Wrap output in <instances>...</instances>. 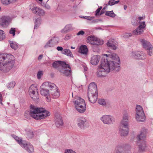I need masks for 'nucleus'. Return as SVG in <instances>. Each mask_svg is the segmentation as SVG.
Returning a JSON list of instances; mask_svg holds the SVG:
<instances>
[{
	"mask_svg": "<svg viewBox=\"0 0 153 153\" xmlns=\"http://www.w3.org/2000/svg\"><path fill=\"white\" fill-rule=\"evenodd\" d=\"M10 46L11 48L14 50H16L18 47L17 44L15 42H12L10 43Z\"/></svg>",
	"mask_w": 153,
	"mask_h": 153,
	"instance_id": "obj_35",
	"label": "nucleus"
},
{
	"mask_svg": "<svg viewBox=\"0 0 153 153\" xmlns=\"http://www.w3.org/2000/svg\"><path fill=\"white\" fill-rule=\"evenodd\" d=\"M15 32L16 29L14 28H11L9 31V33L11 34H12L13 36H14Z\"/></svg>",
	"mask_w": 153,
	"mask_h": 153,
	"instance_id": "obj_40",
	"label": "nucleus"
},
{
	"mask_svg": "<svg viewBox=\"0 0 153 153\" xmlns=\"http://www.w3.org/2000/svg\"><path fill=\"white\" fill-rule=\"evenodd\" d=\"M45 7L48 9H49L51 8L50 6L48 4H46L45 5Z\"/></svg>",
	"mask_w": 153,
	"mask_h": 153,
	"instance_id": "obj_58",
	"label": "nucleus"
},
{
	"mask_svg": "<svg viewBox=\"0 0 153 153\" xmlns=\"http://www.w3.org/2000/svg\"><path fill=\"white\" fill-rule=\"evenodd\" d=\"M130 149L131 147L129 146H127L125 147V151L126 152H129V151L130 150Z\"/></svg>",
	"mask_w": 153,
	"mask_h": 153,
	"instance_id": "obj_47",
	"label": "nucleus"
},
{
	"mask_svg": "<svg viewBox=\"0 0 153 153\" xmlns=\"http://www.w3.org/2000/svg\"><path fill=\"white\" fill-rule=\"evenodd\" d=\"M85 34V32L83 30H80L79 31L77 34V36H83Z\"/></svg>",
	"mask_w": 153,
	"mask_h": 153,
	"instance_id": "obj_45",
	"label": "nucleus"
},
{
	"mask_svg": "<svg viewBox=\"0 0 153 153\" xmlns=\"http://www.w3.org/2000/svg\"><path fill=\"white\" fill-rule=\"evenodd\" d=\"M123 148L122 146H117L115 148V151L117 153H121L123 152Z\"/></svg>",
	"mask_w": 153,
	"mask_h": 153,
	"instance_id": "obj_36",
	"label": "nucleus"
},
{
	"mask_svg": "<svg viewBox=\"0 0 153 153\" xmlns=\"http://www.w3.org/2000/svg\"><path fill=\"white\" fill-rule=\"evenodd\" d=\"M119 2V0L116 1L114 0H110L108 2V4L109 5H112L118 3Z\"/></svg>",
	"mask_w": 153,
	"mask_h": 153,
	"instance_id": "obj_38",
	"label": "nucleus"
},
{
	"mask_svg": "<svg viewBox=\"0 0 153 153\" xmlns=\"http://www.w3.org/2000/svg\"><path fill=\"white\" fill-rule=\"evenodd\" d=\"M39 1H42V0H38Z\"/></svg>",
	"mask_w": 153,
	"mask_h": 153,
	"instance_id": "obj_63",
	"label": "nucleus"
},
{
	"mask_svg": "<svg viewBox=\"0 0 153 153\" xmlns=\"http://www.w3.org/2000/svg\"><path fill=\"white\" fill-rule=\"evenodd\" d=\"M100 59V57L99 56H94L91 58L90 62L93 65H97L99 63Z\"/></svg>",
	"mask_w": 153,
	"mask_h": 153,
	"instance_id": "obj_20",
	"label": "nucleus"
},
{
	"mask_svg": "<svg viewBox=\"0 0 153 153\" xmlns=\"http://www.w3.org/2000/svg\"><path fill=\"white\" fill-rule=\"evenodd\" d=\"M45 85L43 84L40 88V92L42 95L44 96H48L49 95V90L45 88Z\"/></svg>",
	"mask_w": 153,
	"mask_h": 153,
	"instance_id": "obj_24",
	"label": "nucleus"
},
{
	"mask_svg": "<svg viewBox=\"0 0 153 153\" xmlns=\"http://www.w3.org/2000/svg\"><path fill=\"white\" fill-rule=\"evenodd\" d=\"M98 102L100 104L102 105H104L106 104L105 100L102 99H99L98 100Z\"/></svg>",
	"mask_w": 153,
	"mask_h": 153,
	"instance_id": "obj_41",
	"label": "nucleus"
},
{
	"mask_svg": "<svg viewBox=\"0 0 153 153\" xmlns=\"http://www.w3.org/2000/svg\"><path fill=\"white\" fill-rule=\"evenodd\" d=\"M105 7H104L103 9H102L101 10V12H100V15H101V14L104 13L105 12Z\"/></svg>",
	"mask_w": 153,
	"mask_h": 153,
	"instance_id": "obj_53",
	"label": "nucleus"
},
{
	"mask_svg": "<svg viewBox=\"0 0 153 153\" xmlns=\"http://www.w3.org/2000/svg\"><path fill=\"white\" fill-rule=\"evenodd\" d=\"M105 14L106 16H108L112 17H114L116 16L115 14L112 11H107L106 12Z\"/></svg>",
	"mask_w": 153,
	"mask_h": 153,
	"instance_id": "obj_33",
	"label": "nucleus"
},
{
	"mask_svg": "<svg viewBox=\"0 0 153 153\" xmlns=\"http://www.w3.org/2000/svg\"><path fill=\"white\" fill-rule=\"evenodd\" d=\"M46 97V100L48 102H50L51 101V98L50 96L48 95V96H45Z\"/></svg>",
	"mask_w": 153,
	"mask_h": 153,
	"instance_id": "obj_49",
	"label": "nucleus"
},
{
	"mask_svg": "<svg viewBox=\"0 0 153 153\" xmlns=\"http://www.w3.org/2000/svg\"><path fill=\"white\" fill-rule=\"evenodd\" d=\"M43 74V71H39L37 73V78L39 79H40L41 76H42Z\"/></svg>",
	"mask_w": 153,
	"mask_h": 153,
	"instance_id": "obj_42",
	"label": "nucleus"
},
{
	"mask_svg": "<svg viewBox=\"0 0 153 153\" xmlns=\"http://www.w3.org/2000/svg\"><path fill=\"white\" fill-rule=\"evenodd\" d=\"M63 124V122L61 117L59 116L58 118L56 119L55 125L58 128H60L62 126Z\"/></svg>",
	"mask_w": 153,
	"mask_h": 153,
	"instance_id": "obj_26",
	"label": "nucleus"
},
{
	"mask_svg": "<svg viewBox=\"0 0 153 153\" xmlns=\"http://www.w3.org/2000/svg\"><path fill=\"white\" fill-rule=\"evenodd\" d=\"M73 27H72V25L71 24H69L67 25L64 28L63 30V31H64V32L65 31H67L70 30H71L73 29Z\"/></svg>",
	"mask_w": 153,
	"mask_h": 153,
	"instance_id": "obj_31",
	"label": "nucleus"
},
{
	"mask_svg": "<svg viewBox=\"0 0 153 153\" xmlns=\"http://www.w3.org/2000/svg\"><path fill=\"white\" fill-rule=\"evenodd\" d=\"M96 38L94 36H90L87 38V42L91 44L94 45L96 39Z\"/></svg>",
	"mask_w": 153,
	"mask_h": 153,
	"instance_id": "obj_27",
	"label": "nucleus"
},
{
	"mask_svg": "<svg viewBox=\"0 0 153 153\" xmlns=\"http://www.w3.org/2000/svg\"><path fill=\"white\" fill-rule=\"evenodd\" d=\"M2 95L0 94V103L2 104Z\"/></svg>",
	"mask_w": 153,
	"mask_h": 153,
	"instance_id": "obj_57",
	"label": "nucleus"
},
{
	"mask_svg": "<svg viewBox=\"0 0 153 153\" xmlns=\"http://www.w3.org/2000/svg\"><path fill=\"white\" fill-rule=\"evenodd\" d=\"M43 55H40L39 56L38 58V59L39 60H41L43 57Z\"/></svg>",
	"mask_w": 153,
	"mask_h": 153,
	"instance_id": "obj_56",
	"label": "nucleus"
},
{
	"mask_svg": "<svg viewBox=\"0 0 153 153\" xmlns=\"http://www.w3.org/2000/svg\"><path fill=\"white\" fill-rule=\"evenodd\" d=\"M128 115L127 112L124 111L123 113V119L121 122V124L123 125V128H125L126 131H127V126H128ZM125 133L127 134V131H125Z\"/></svg>",
	"mask_w": 153,
	"mask_h": 153,
	"instance_id": "obj_11",
	"label": "nucleus"
},
{
	"mask_svg": "<svg viewBox=\"0 0 153 153\" xmlns=\"http://www.w3.org/2000/svg\"><path fill=\"white\" fill-rule=\"evenodd\" d=\"M123 126L122 125H121L120 128L119 130V133L122 136H126L128 134V126H127V134H125L126 132V130L125 128H122V127H123Z\"/></svg>",
	"mask_w": 153,
	"mask_h": 153,
	"instance_id": "obj_28",
	"label": "nucleus"
},
{
	"mask_svg": "<svg viewBox=\"0 0 153 153\" xmlns=\"http://www.w3.org/2000/svg\"><path fill=\"white\" fill-rule=\"evenodd\" d=\"M100 119L104 123L107 124H111L114 121V117L110 115H104Z\"/></svg>",
	"mask_w": 153,
	"mask_h": 153,
	"instance_id": "obj_12",
	"label": "nucleus"
},
{
	"mask_svg": "<svg viewBox=\"0 0 153 153\" xmlns=\"http://www.w3.org/2000/svg\"><path fill=\"white\" fill-rule=\"evenodd\" d=\"M97 87L94 82L91 83L89 85L88 90V94H97Z\"/></svg>",
	"mask_w": 153,
	"mask_h": 153,
	"instance_id": "obj_16",
	"label": "nucleus"
},
{
	"mask_svg": "<svg viewBox=\"0 0 153 153\" xmlns=\"http://www.w3.org/2000/svg\"><path fill=\"white\" fill-rule=\"evenodd\" d=\"M103 44V41L100 39L96 38V39L94 42V45H99Z\"/></svg>",
	"mask_w": 153,
	"mask_h": 153,
	"instance_id": "obj_34",
	"label": "nucleus"
},
{
	"mask_svg": "<svg viewBox=\"0 0 153 153\" xmlns=\"http://www.w3.org/2000/svg\"><path fill=\"white\" fill-rule=\"evenodd\" d=\"M89 101L93 103H95L97 99V94H88Z\"/></svg>",
	"mask_w": 153,
	"mask_h": 153,
	"instance_id": "obj_19",
	"label": "nucleus"
},
{
	"mask_svg": "<svg viewBox=\"0 0 153 153\" xmlns=\"http://www.w3.org/2000/svg\"><path fill=\"white\" fill-rule=\"evenodd\" d=\"M71 35L69 34H67L66 35L65 38V39L68 40L70 39L71 37Z\"/></svg>",
	"mask_w": 153,
	"mask_h": 153,
	"instance_id": "obj_51",
	"label": "nucleus"
},
{
	"mask_svg": "<svg viewBox=\"0 0 153 153\" xmlns=\"http://www.w3.org/2000/svg\"><path fill=\"white\" fill-rule=\"evenodd\" d=\"M21 146L25 148L29 153H33L34 152L33 147L30 143H24L22 144Z\"/></svg>",
	"mask_w": 153,
	"mask_h": 153,
	"instance_id": "obj_18",
	"label": "nucleus"
},
{
	"mask_svg": "<svg viewBox=\"0 0 153 153\" xmlns=\"http://www.w3.org/2000/svg\"><path fill=\"white\" fill-rule=\"evenodd\" d=\"M15 84L16 83L15 82L13 81L9 83L8 86V87L10 88H13L14 87Z\"/></svg>",
	"mask_w": 153,
	"mask_h": 153,
	"instance_id": "obj_39",
	"label": "nucleus"
},
{
	"mask_svg": "<svg viewBox=\"0 0 153 153\" xmlns=\"http://www.w3.org/2000/svg\"><path fill=\"white\" fill-rule=\"evenodd\" d=\"M13 137L17 142L21 146H22V144L24 143L21 139L19 138L17 136L13 135Z\"/></svg>",
	"mask_w": 153,
	"mask_h": 153,
	"instance_id": "obj_32",
	"label": "nucleus"
},
{
	"mask_svg": "<svg viewBox=\"0 0 153 153\" xmlns=\"http://www.w3.org/2000/svg\"><path fill=\"white\" fill-rule=\"evenodd\" d=\"M5 33L4 31L2 30H0V41L2 40L5 38Z\"/></svg>",
	"mask_w": 153,
	"mask_h": 153,
	"instance_id": "obj_37",
	"label": "nucleus"
},
{
	"mask_svg": "<svg viewBox=\"0 0 153 153\" xmlns=\"http://www.w3.org/2000/svg\"><path fill=\"white\" fill-rule=\"evenodd\" d=\"M144 19V17H139L138 18V19L139 20V22H140V21L141 20H143Z\"/></svg>",
	"mask_w": 153,
	"mask_h": 153,
	"instance_id": "obj_54",
	"label": "nucleus"
},
{
	"mask_svg": "<svg viewBox=\"0 0 153 153\" xmlns=\"http://www.w3.org/2000/svg\"><path fill=\"white\" fill-rule=\"evenodd\" d=\"M135 119L138 122L145 121L146 117L142 107L140 105H137L136 107Z\"/></svg>",
	"mask_w": 153,
	"mask_h": 153,
	"instance_id": "obj_6",
	"label": "nucleus"
},
{
	"mask_svg": "<svg viewBox=\"0 0 153 153\" xmlns=\"http://www.w3.org/2000/svg\"><path fill=\"white\" fill-rule=\"evenodd\" d=\"M84 18L87 19L89 20H91L92 19V17H90V16H85V17H84Z\"/></svg>",
	"mask_w": 153,
	"mask_h": 153,
	"instance_id": "obj_55",
	"label": "nucleus"
},
{
	"mask_svg": "<svg viewBox=\"0 0 153 153\" xmlns=\"http://www.w3.org/2000/svg\"><path fill=\"white\" fill-rule=\"evenodd\" d=\"M73 93H72V96H73Z\"/></svg>",
	"mask_w": 153,
	"mask_h": 153,
	"instance_id": "obj_64",
	"label": "nucleus"
},
{
	"mask_svg": "<svg viewBox=\"0 0 153 153\" xmlns=\"http://www.w3.org/2000/svg\"><path fill=\"white\" fill-rule=\"evenodd\" d=\"M62 53L68 56H73L72 52L69 49H65L63 50Z\"/></svg>",
	"mask_w": 153,
	"mask_h": 153,
	"instance_id": "obj_30",
	"label": "nucleus"
},
{
	"mask_svg": "<svg viewBox=\"0 0 153 153\" xmlns=\"http://www.w3.org/2000/svg\"><path fill=\"white\" fill-rule=\"evenodd\" d=\"M133 56L136 59H144L146 58V55L141 51H137L132 53Z\"/></svg>",
	"mask_w": 153,
	"mask_h": 153,
	"instance_id": "obj_17",
	"label": "nucleus"
},
{
	"mask_svg": "<svg viewBox=\"0 0 153 153\" xmlns=\"http://www.w3.org/2000/svg\"><path fill=\"white\" fill-rule=\"evenodd\" d=\"M37 26L36 25H35L34 27L35 29H37Z\"/></svg>",
	"mask_w": 153,
	"mask_h": 153,
	"instance_id": "obj_60",
	"label": "nucleus"
},
{
	"mask_svg": "<svg viewBox=\"0 0 153 153\" xmlns=\"http://www.w3.org/2000/svg\"><path fill=\"white\" fill-rule=\"evenodd\" d=\"M30 114L34 119L40 120L45 119L50 114L44 108L33 106L31 108Z\"/></svg>",
	"mask_w": 153,
	"mask_h": 153,
	"instance_id": "obj_3",
	"label": "nucleus"
},
{
	"mask_svg": "<svg viewBox=\"0 0 153 153\" xmlns=\"http://www.w3.org/2000/svg\"><path fill=\"white\" fill-rule=\"evenodd\" d=\"M146 26L145 22H144L140 23L139 27L135 30L133 31V34L134 35H140L143 32L144 28Z\"/></svg>",
	"mask_w": 153,
	"mask_h": 153,
	"instance_id": "obj_13",
	"label": "nucleus"
},
{
	"mask_svg": "<svg viewBox=\"0 0 153 153\" xmlns=\"http://www.w3.org/2000/svg\"><path fill=\"white\" fill-rule=\"evenodd\" d=\"M37 87L32 85L29 88V92L31 98L33 100H36L39 98V95L37 92Z\"/></svg>",
	"mask_w": 153,
	"mask_h": 153,
	"instance_id": "obj_7",
	"label": "nucleus"
},
{
	"mask_svg": "<svg viewBox=\"0 0 153 153\" xmlns=\"http://www.w3.org/2000/svg\"><path fill=\"white\" fill-rule=\"evenodd\" d=\"M71 48L72 49H75V47H74L71 46Z\"/></svg>",
	"mask_w": 153,
	"mask_h": 153,
	"instance_id": "obj_61",
	"label": "nucleus"
},
{
	"mask_svg": "<svg viewBox=\"0 0 153 153\" xmlns=\"http://www.w3.org/2000/svg\"><path fill=\"white\" fill-rule=\"evenodd\" d=\"M66 65H67V66L62 67L60 71L64 75L68 76L71 75V68L68 64L66 63Z\"/></svg>",
	"mask_w": 153,
	"mask_h": 153,
	"instance_id": "obj_14",
	"label": "nucleus"
},
{
	"mask_svg": "<svg viewBox=\"0 0 153 153\" xmlns=\"http://www.w3.org/2000/svg\"><path fill=\"white\" fill-rule=\"evenodd\" d=\"M77 123L78 126L81 128H84L89 126L88 120L85 118L80 117L77 120Z\"/></svg>",
	"mask_w": 153,
	"mask_h": 153,
	"instance_id": "obj_10",
	"label": "nucleus"
},
{
	"mask_svg": "<svg viewBox=\"0 0 153 153\" xmlns=\"http://www.w3.org/2000/svg\"><path fill=\"white\" fill-rule=\"evenodd\" d=\"M132 36V34L130 33H126L125 34V36L126 37H129Z\"/></svg>",
	"mask_w": 153,
	"mask_h": 153,
	"instance_id": "obj_50",
	"label": "nucleus"
},
{
	"mask_svg": "<svg viewBox=\"0 0 153 153\" xmlns=\"http://www.w3.org/2000/svg\"><path fill=\"white\" fill-rule=\"evenodd\" d=\"M146 129H143L141 131L140 134L137 137V139L141 143L139 145V149L141 151H145L147 147L146 142L144 141L146 138Z\"/></svg>",
	"mask_w": 153,
	"mask_h": 153,
	"instance_id": "obj_5",
	"label": "nucleus"
},
{
	"mask_svg": "<svg viewBox=\"0 0 153 153\" xmlns=\"http://www.w3.org/2000/svg\"><path fill=\"white\" fill-rule=\"evenodd\" d=\"M107 45L108 47L113 50H116L117 48V45L115 42H114V40L108 41Z\"/></svg>",
	"mask_w": 153,
	"mask_h": 153,
	"instance_id": "obj_23",
	"label": "nucleus"
},
{
	"mask_svg": "<svg viewBox=\"0 0 153 153\" xmlns=\"http://www.w3.org/2000/svg\"><path fill=\"white\" fill-rule=\"evenodd\" d=\"M51 41H49L47 42L45 46V48H47L48 47H51Z\"/></svg>",
	"mask_w": 153,
	"mask_h": 153,
	"instance_id": "obj_46",
	"label": "nucleus"
},
{
	"mask_svg": "<svg viewBox=\"0 0 153 153\" xmlns=\"http://www.w3.org/2000/svg\"><path fill=\"white\" fill-rule=\"evenodd\" d=\"M45 86H48L50 88V90L51 89H54L57 87L55 84L53 83L45 82L43 83Z\"/></svg>",
	"mask_w": 153,
	"mask_h": 153,
	"instance_id": "obj_29",
	"label": "nucleus"
},
{
	"mask_svg": "<svg viewBox=\"0 0 153 153\" xmlns=\"http://www.w3.org/2000/svg\"><path fill=\"white\" fill-rule=\"evenodd\" d=\"M127 7H126L125 6H124V8L125 10H126V8Z\"/></svg>",
	"mask_w": 153,
	"mask_h": 153,
	"instance_id": "obj_62",
	"label": "nucleus"
},
{
	"mask_svg": "<svg viewBox=\"0 0 153 153\" xmlns=\"http://www.w3.org/2000/svg\"><path fill=\"white\" fill-rule=\"evenodd\" d=\"M56 49L58 51H62L63 50V48L62 47L59 46L57 47Z\"/></svg>",
	"mask_w": 153,
	"mask_h": 153,
	"instance_id": "obj_52",
	"label": "nucleus"
},
{
	"mask_svg": "<svg viewBox=\"0 0 153 153\" xmlns=\"http://www.w3.org/2000/svg\"><path fill=\"white\" fill-rule=\"evenodd\" d=\"M75 108L80 113H82L86 109V106L84 100L78 97H76L74 100Z\"/></svg>",
	"mask_w": 153,
	"mask_h": 153,
	"instance_id": "obj_4",
	"label": "nucleus"
},
{
	"mask_svg": "<svg viewBox=\"0 0 153 153\" xmlns=\"http://www.w3.org/2000/svg\"><path fill=\"white\" fill-rule=\"evenodd\" d=\"M30 9L33 13L37 15L42 16L45 14V11L42 9L36 6L31 5Z\"/></svg>",
	"mask_w": 153,
	"mask_h": 153,
	"instance_id": "obj_9",
	"label": "nucleus"
},
{
	"mask_svg": "<svg viewBox=\"0 0 153 153\" xmlns=\"http://www.w3.org/2000/svg\"><path fill=\"white\" fill-rule=\"evenodd\" d=\"M52 65L53 67L56 68L59 67L60 66H62V67L67 66L65 62L60 61L54 62Z\"/></svg>",
	"mask_w": 153,
	"mask_h": 153,
	"instance_id": "obj_22",
	"label": "nucleus"
},
{
	"mask_svg": "<svg viewBox=\"0 0 153 153\" xmlns=\"http://www.w3.org/2000/svg\"><path fill=\"white\" fill-rule=\"evenodd\" d=\"M10 18L7 16H3L0 18V25L5 27L9 24Z\"/></svg>",
	"mask_w": 153,
	"mask_h": 153,
	"instance_id": "obj_15",
	"label": "nucleus"
},
{
	"mask_svg": "<svg viewBox=\"0 0 153 153\" xmlns=\"http://www.w3.org/2000/svg\"><path fill=\"white\" fill-rule=\"evenodd\" d=\"M65 153H76V152L72 150L68 149L65 151Z\"/></svg>",
	"mask_w": 153,
	"mask_h": 153,
	"instance_id": "obj_48",
	"label": "nucleus"
},
{
	"mask_svg": "<svg viewBox=\"0 0 153 153\" xmlns=\"http://www.w3.org/2000/svg\"><path fill=\"white\" fill-rule=\"evenodd\" d=\"M140 41L143 47L146 49L148 54L149 56H151L152 55V46L149 42L144 39H140Z\"/></svg>",
	"mask_w": 153,
	"mask_h": 153,
	"instance_id": "obj_8",
	"label": "nucleus"
},
{
	"mask_svg": "<svg viewBox=\"0 0 153 153\" xmlns=\"http://www.w3.org/2000/svg\"><path fill=\"white\" fill-rule=\"evenodd\" d=\"M131 22L132 24L134 25H137L138 24V23H139L138 21H137V20L135 19H133L132 20Z\"/></svg>",
	"mask_w": 153,
	"mask_h": 153,
	"instance_id": "obj_44",
	"label": "nucleus"
},
{
	"mask_svg": "<svg viewBox=\"0 0 153 153\" xmlns=\"http://www.w3.org/2000/svg\"><path fill=\"white\" fill-rule=\"evenodd\" d=\"M104 55L106 56V59L102 58L97 71V75L99 77L104 76L105 73H108L110 71H118L120 68V58L116 54Z\"/></svg>",
	"mask_w": 153,
	"mask_h": 153,
	"instance_id": "obj_1",
	"label": "nucleus"
},
{
	"mask_svg": "<svg viewBox=\"0 0 153 153\" xmlns=\"http://www.w3.org/2000/svg\"><path fill=\"white\" fill-rule=\"evenodd\" d=\"M102 8V7H100L99 8L96 10L95 11V15L96 16L100 15L99 13L100 10H101Z\"/></svg>",
	"mask_w": 153,
	"mask_h": 153,
	"instance_id": "obj_43",
	"label": "nucleus"
},
{
	"mask_svg": "<svg viewBox=\"0 0 153 153\" xmlns=\"http://www.w3.org/2000/svg\"><path fill=\"white\" fill-rule=\"evenodd\" d=\"M56 39V40H57V41L58 40V38H57V37H54L51 40V41H52V40H55V39Z\"/></svg>",
	"mask_w": 153,
	"mask_h": 153,
	"instance_id": "obj_59",
	"label": "nucleus"
},
{
	"mask_svg": "<svg viewBox=\"0 0 153 153\" xmlns=\"http://www.w3.org/2000/svg\"><path fill=\"white\" fill-rule=\"evenodd\" d=\"M49 92L54 98L56 99L58 98L60 95L58 88L54 89H51L50 90Z\"/></svg>",
	"mask_w": 153,
	"mask_h": 153,
	"instance_id": "obj_21",
	"label": "nucleus"
},
{
	"mask_svg": "<svg viewBox=\"0 0 153 153\" xmlns=\"http://www.w3.org/2000/svg\"><path fill=\"white\" fill-rule=\"evenodd\" d=\"M79 52L82 54L85 55H87L88 52V49L86 46L85 45H82L80 48Z\"/></svg>",
	"mask_w": 153,
	"mask_h": 153,
	"instance_id": "obj_25",
	"label": "nucleus"
},
{
	"mask_svg": "<svg viewBox=\"0 0 153 153\" xmlns=\"http://www.w3.org/2000/svg\"><path fill=\"white\" fill-rule=\"evenodd\" d=\"M15 63L14 56L10 54H0V70L4 72L9 71Z\"/></svg>",
	"mask_w": 153,
	"mask_h": 153,
	"instance_id": "obj_2",
	"label": "nucleus"
}]
</instances>
